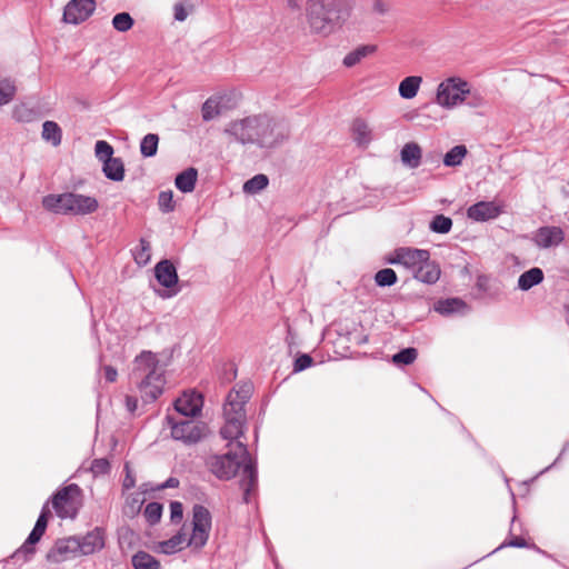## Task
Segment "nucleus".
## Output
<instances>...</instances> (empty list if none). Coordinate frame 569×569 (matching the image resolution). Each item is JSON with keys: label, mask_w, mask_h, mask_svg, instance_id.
<instances>
[{"label": "nucleus", "mask_w": 569, "mask_h": 569, "mask_svg": "<svg viewBox=\"0 0 569 569\" xmlns=\"http://www.w3.org/2000/svg\"><path fill=\"white\" fill-rule=\"evenodd\" d=\"M223 133L240 144L274 148L289 138L288 126L268 114H253L229 122Z\"/></svg>", "instance_id": "obj_1"}, {"label": "nucleus", "mask_w": 569, "mask_h": 569, "mask_svg": "<svg viewBox=\"0 0 569 569\" xmlns=\"http://www.w3.org/2000/svg\"><path fill=\"white\" fill-rule=\"evenodd\" d=\"M229 441L228 452L212 456L208 460V466L214 476L223 480L231 479L241 469L240 488L243 491V500L248 503L258 483L256 461L240 439Z\"/></svg>", "instance_id": "obj_2"}, {"label": "nucleus", "mask_w": 569, "mask_h": 569, "mask_svg": "<svg viewBox=\"0 0 569 569\" xmlns=\"http://www.w3.org/2000/svg\"><path fill=\"white\" fill-rule=\"evenodd\" d=\"M211 525L212 519L210 511L201 505H196L192 509L191 533L189 528L183 526L181 530L170 539L159 542L158 551L172 555L182 550L184 547L199 550L209 539Z\"/></svg>", "instance_id": "obj_3"}, {"label": "nucleus", "mask_w": 569, "mask_h": 569, "mask_svg": "<svg viewBox=\"0 0 569 569\" xmlns=\"http://www.w3.org/2000/svg\"><path fill=\"white\" fill-rule=\"evenodd\" d=\"M252 393L253 385L250 381L238 383L229 391L222 408L224 423L220 429L224 440H238L243 436L244 406Z\"/></svg>", "instance_id": "obj_4"}, {"label": "nucleus", "mask_w": 569, "mask_h": 569, "mask_svg": "<svg viewBox=\"0 0 569 569\" xmlns=\"http://www.w3.org/2000/svg\"><path fill=\"white\" fill-rule=\"evenodd\" d=\"M132 377L140 380L138 388L144 402L154 401L163 390V368L156 353L142 351L134 359Z\"/></svg>", "instance_id": "obj_5"}, {"label": "nucleus", "mask_w": 569, "mask_h": 569, "mask_svg": "<svg viewBox=\"0 0 569 569\" xmlns=\"http://www.w3.org/2000/svg\"><path fill=\"white\" fill-rule=\"evenodd\" d=\"M42 206L47 211L56 214L86 216L96 212L99 202L94 197L64 192L43 197Z\"/></svg>", "instance_id": "obj_6"}, {"label": "nucleus", "mask_w": 569, "mask_h": 569, "mask_svg": "<svg viewBox=\"0 0 569 569\" xmlns=\"http://www.w3.org/2000/svg\"><path fill=\"white\" fill-rule=\"evenodd\" d=\"M346 0H315L309 6V22L316 32L330 33L343 18Z\"/></svg>", "instance_id": "obj_7"}, {"label": "nucleus", "mask_w": 569, "mask_h": 569, "mask_svg": "<svg viewBox=\"0 0 569 569\" xmlns=\"http://www.w3.org/2000/svg\"><path fill=\"white\" fill-rule=\"evenodd\" d=\"M469 93L470 87L466 80L451 77L439 83L436 102L445 109H453L461 104Z\"/></svg>", "instance_id": "obj_8"}, {"label": "nucleus", "mask_w": 569, "mask_h": 569, "mask_svg": "<svg viewBox=\"0 0 569 569\" xmlns=\"http://www.w3.org/2000/svg\"><path fill=\"white\" fill-rule=\"evenodd\" d=\"M167 421L170 426L172 438L184 443H196L206 433L207 427L203 422L187 417L176 419L172 416H167Z\"/></svg>", "instance_id": "obj_9"}, {"label": "nucleus", "mask_w": 569, "mask_h": 569, "mask_svg": "<svg viewBox=\"0 0 569 569\" xmlns=\"http://www.w3.org/2000/svg\"><path fill=\"white\" fill-rule=\"evenodd\" d=\"M80 493L81 489L76 483L66 486L57 491L52 497V506L58 517L62 519L76 518L80 508Z\"/></svg>", "instance_id": "obj_10"}, {"label": "nucleus", "mask_w": 569, "mask_h": 569, "mask_svg": "<svg viewBox=\"0 0 569 569\" xmlns=\"http://www.w3.org/2000/svg\"><path fill=\"white\" fill-rule=\"evenodd\" d=\"M429 258L430 253L428 250L401 247L390 253L388 262L391 264H401L415 272L421 263L427 262Z\"/></svg>", "instance_id": "obj_11"}, {"label": "nucleus", "mask_w": 569, "mask_h": 569, "mask_svg": "<svg viewBox=\"0 0 569 569\" xmlns=\"http://www.w3.org/2000/svg\"><path fill=\"white\" fill-rule=\"evenodd\" d=\"M94 0H70L62 14V20L66 23L79 24L86 21L96 10Z\"/></svg>", "instance_id": "obj_12"}, {"label": "nucleus", "mask_w": 569, "mask_h": 569, "mask_svg": "<svg viewBox=\"0 0 569 569\" xmlns=\"http://www.w3.org/2000/svg\"><path fill=\"white\" fill-rule=\"evenodd\" d=\"M78 537L72 536L56 541L47 552V560L52 563H60L80 556Z\"/></svg>", "instance_id": "obj_13"}, {"label": "nucleus", "mask_w": 569, "mask_h": 569, "mask_svg": "<svg viewBox=\"0 0 569 569\" xmlns=\"http://www.w3.org/2000/svg\"><path fill=\"white\" fill-rule=\"evenodd\" d=\"M202 396L196 391L183 392L176 401L174 409L187 418L197 417L202 409Z\"/></svg>", "instance_id": "obj_14"}, {"label": "nucleus", "mask_w": 569, "mask_h": 569, "mask_svg": "<svg viewBox=\"0 0 569 569\" xmlns=\"http://www.w3.org/2000/svg\"><path fill=\"white\" fill-rule=\"evenodd\" d=\"M563 240L565 231L557 226L540 227L533 234V242L541 249L558 247Z\"/></svg>", "instance_id": "obj_15"}, {"label": "nucleus", "mask_w": 569, "mask_h": 569, "mask_svg": "<svg viewBox=\"0 0 569 569\" xmlns=\"http://www.w3.org/2000/svg\"><path fill=\"white\" fill-rule=\"evenodd\" d=\"M80 556H89L104 547V533L100 528H94L83 537H78Z\"/></svg>", "instance_id": "obj_16"}, {"label": "nucleus", "mask_w": 569, "mask_h": 569, "mask_svg": "<svg viewBox=\"0 0 569 569\" xmlns=\"http://www.w3.org/2000/svg\"><path fill=\"white\" fill-rule=\"evenodd\" d=\"M500 214V208L492 201H480L467 210L468 218L475 221H487Z\"/></svg>", "instance_id": "obj_17"}, {"label": "nucleus", "mask_w": 569, "mask_h": 569, "mask_svg": "<svg viewBox=\"0 0 569 569\" xmlns=\"http://www.w3.org/2000/svg\"><path fill=\"white\" fill-rule=\"evenodd\" d=\"M154 276L158 282L164 288L171 289L178 283L176 267L169 260H161L156 264Z\"/></svg>", "instance_id": "obj_18"}, {"label": "nucleus", "mask_w": 569, "mask_h": 569, "mask_svg": "<svg viewBox=\"0 0 569 569\" xmlns=\"http://www.w3.org/2000/svg\"><path fill=\"white\" fill-rule=\"evenodd\" d=\"M377 51L376 44H363L359 46L355 50L350 51L345 58H343V66L347 68H352L360 63L365 58L373 54Z\"/></svg>", "instance_id": "obj_19"}, {"label": "nucleus", "mask_w": 569, "mask_h": 569, "mask_svg": "<svg viewBox=\"0 0 569 569\" xmlns=\"http://www.w3.org/2000/svg\"><path fill=\"white\" fill-rule=\"evenodd\" d=\"M413 273L415 278L421 282L435 283L440 277V269L429 259L427 262L421 263V266Z\"/></svg>", "instance_id": "obj_20"}, {"label": "nucleus", "mask_w": 569, "mask_h": 569, "mask_svg": "<svg viewBox=\"0 0 569 569\" xmlns=\"http://www.w3.org/2000/svg\"><path fill=\"white\" fill-rule=\"evenodd\" d=\"M198 171L194 168H188L176 177L174 184L183 193L192 192L196 187Z\"/></svg>", "instance_id": "obj_21"}, {"label": "nucleus", "mask_w": 569, "mask_h": 569, "mask_svg": "<svg viewBox=\"0 0 569 569\" xmlns=\"http://www.w3.org/2000/svg\"><path fill=\"white\" fill-rule=\"evenodd\" d=\"M542 281L543 271L538 267H533L520 274L518 278V288L522 291H528Z\"/></svg>", "instance_id": "obj_22"}, {"label": "nucleus", "mask_w": 569, "mask_h": 569, "mask_svg": "<svg viewBox=\"0 0 569 569\" xmlns=\"http://www.w3.org/2000/svg\"><path fill=\"white\" fill-rule=\"evenodd\" d=\"M421 148L415 142L406 143L401 150V161L409 168H418L421 160Z\"/></svg>", "instance_id": "obj_23"}, {"label": "nucleus", "mask_w": 569, "mask_h": 569, "mask_svg": "<svg viewBox=\"0 0 569 569\" xmlns=\"http://www.w3.org/2000/svg\"><path fill=\"white\" fill-rule=\"evenodd\" d=\"M352 133L358 146L367 147L372 140L371 129L362 119H356L352 122Z\"/></svg>", "instance_id": "obj_24"}, {"label": "nucleus", "mask_w": 569, "mask_h": 569, "mask_svg": "<svg viewBox=\"0 0 569 569\" xmlns=\"http://www.w3.org/2000/svg\"><path fill=\"white\" fill-rule=\"evenodd\" d=\"M104 176L112 181H122L124 179V163L121 158H112L102 166Z\"/></svg>", "instance_id": "obj_25"}, {"label": "nucleus", "mask_w": 569, "mask_h": 569, "mask_svg": "<svg viewBox=\"0 0 569 569\" xmlns=\"http://www.w3.org/2000/svg\"><path fill=\"white\" fill-rule=\"evenodd\" d=\"M422 78L419 76H410L405 78L399 84V94L403 99H412L417 96Z\"/></svg>", "instance_id": "obj_26"}, {"label": "nucleus", "mask_w": 569, "mask_h": 569, "mask_svg": "<svg viewBox=\"0 0 569 569\" xmlns=\"http://www.w3.org/2000/svg\"><path fill=\"white\" fill-rule=\"evenodd\" d=\"M467 308V305L458 298H451L446 300H440L436 305V311L441 315H451L455 312H463Z\"/></svg>", "instance_id": "obj_27"}, {"label": "nucleus", "mask_w": 569, "mask_h": 569, "mask_svg": "<svg viewBox=\"0 0 569 569\" xmlns=\"http://www.w3.org/2000/svg\"><path fill=\"white\" fill-rule=\"evenodd\" d=\"M49 516L50 510L48 508V505H44L32 531L29 535L30 542H38L41 539L47 529Z\"/></svg>", "instance_id": "obj_28"}, {"label": "nucleus", "mask_w": 569, "mask_h": 569, "mask_svg": "<svg viewBox=\"0 0 569 569\" xmlns=\"http://www.w3.org/2000/svg\"><path fill=\"white\" fill-rule=\"evenodd\" d=\"M134 569H160V562L146 551H138L132 557Z\"/></svg>", "instance_id": "obj_29"}, {"label": "nucleus", "mask_w": 569, "mask_h": 569, "mask_svg": "<svg viewBox=\"0 0 569 569\" xmlns=\"http://www.w3.org/2000/svg\"><path fill=\"white\" fill-rule=\"evenodd\" d=\"M468 150L466 146L458 144L451 148L443 157V164L446 167H457L462 163V160L467 156Z\"/></svg>", "instance_id": "obj_30"}, {"label": "nucleus", "mask_w": 569, "mask_h": 569, "mask_svg": "<svg viewBox=\"0 0 569 569\" xmlns=\"http://www.w3.org/2000/svg\"><path fill=\"white\" fill-rule=\"evenodd\" d=\"M269 179L266 174H256L251 179L247 180L243 184V192L249 194H256L267 188Z\"/></svg>", "instance_id": "obj_31"}, {"label": "nucleus", "mask_w": 569, "mask_h": 569, "mask_svg": "<svg viewBox=\"0 0 569 569\" xmlns=\"http://www.w3.org/2000/svg\"><path fill=\"white\" fill-rule=\"evenodd\" d=\"M42 138L46 141L51 142L53 146H59L61 143V129L53 121H46L42 124Z\"/></svg>", "instance_id": "obj_32"}, {"label": "nucleus", "mask_w": 569, "mask_h": 569, "mask_svg": "<svg viewBox=\"0 0 569 569\" xmlns=\"http://www.w3.org/2000/svg\"><path fill=\"white\" fill-rule=\"evenodd\" d=\"M134 261L139 266H146L149 263L151 259V244L146 239H140L139 246H137L133 250Z\"/></svg>", "instance_id": "obj_33"}, {"label": "nucleus", "mask_w": 569, "mask_h": 569, "mask_svg": "<svg viewBox=\"0 0 569 569\" xmlns=\"http://www.w3.org/2000/svg\"><path fill=\"white\" fill-rule=\"evenodd\" d=\"M159 137L156 133L146 134L140 143V152L143 157L150 158L156 156L158 150Z\"/></svg>", "instance_id": "obj_34"}, {"label": "nucleus", "mask_w": 569, "mask_h": 569, "mask_svg": "<svg viewBox=\"0 0 569 569\" xmlns=\"http://www.w3.org/2000/svg\"><path fill=\"white\" fill-rule=\"evenodd\" d=\"M429 228L436 233H448L452 228V220L443 214H437L431 220Z\"/></svg>", "instance_id": "obj_35"}, {"label": "nucleus", "mask_w": 569, "mask_h": 569, "mask_svg": "<svg viewBox=\"0 0 569 569\" xmlns=\"http://www.w3.org/2000/svg\"><path fill=\"white\" fill-rule=\"evenodd\" d=\"M133 19L128 12L117 13L112 18V27L119 32H127L133 27Z\"/></svg>", "instance_id": "obj_36"}, {"label": "nucleus", "mask_w": 569, "mask_h": 569, "mask_svg": "<svg viewBox=\"0 0 569 569\" xmlns=\"http://www.w3.org/2000/svg\"><path fill=\"white\" fill-rule=\"evenodd\" d=\"M202 118L204 121H210L221 113L220 103L216 98H209L202 104Z\"/></svg>", "instance_id": "obj_37"}, {"label": "nucleus", "mask_w": 569, "mask_h": 569, "mask_svg": "<svg viewBox=\"0 0 569 569\" xmlns=\"http://www.w3.org/2000/svg\"><path fill=\"white\" fill-rule=\"evenodd\" d=\"M94 153L99 161L106 163V161L111 160L113 157V148L112 146L104 141L98 140L94 146Z\"/></svg>", "instance_id": "obj_38"}, {"label": "nucleus", "mask_w": 569, "mask_h": 569, "mask_svg": "<svg viewBox=\"0 0 569 569\" xmlns=\"http://www.w3.org/2000/svg\"><path fill=\"white\" fill-rule=\"evenodd\" d=\"M376 283L380 287H389L397 282V274L395 270L386 268L379 270L375 276Z\"/></svg>", "instance_id": "obj_39"}, {"label": "nucleus", "mask_w": 569, "mask_h": 569, "mask_svg": "<svg viewBox=\"0 0 569 569\" xmlns=\"http://www.w3.org/2000/svg\"><path fill=\"white\" fill-rule=\"evenodd\" d=\"M418 352L415 348H406L392 356L396 365H410L417 359Z\"/></svg>", "instance_id": "obj_40"}, {"label": "nucleus", "mask_w": 569, "mask_h": 569, "mask_svg": "<svg viewBox=\"0 0 569 569\" xmlns=\"http://www.w3.org/2000/svg\"><path fill=\"white\" fill-rule=\"evenodd\" d=\"M143 513L150 525H156L161 519L162 506L158 502H150L146 506Z\"/></svg>", "instance_id": "obj_41"}, {"label": "nucleus", "mask_w": 569, "mask_h": 569, "mask_svg": "<svg viewBox=\"0 0 569 569\" xmlns=\"http://www.w3.org/2000/svg\"><path fill=\"white\" fill-rule=\"evenodd\" d=\"M16 94V87L8 80L0 81V107L12 101Z\"/></svg>", "instance_id": "obj_42"}, {"label": "nucleus", "mask_w": 569, "mask_h": 569, "mask_svg": "<svg viewBox=\"0 0 569 569\" xmlns=\"http://www.w3.org/2000/svg\"><path fill=\"white\" fill-rule=\"evenodd\" d=\"M158 204L162 212H171L174 209L172 191L160 192Z\"/></svg>", "instance_id": "obj_43"}, {"label": "nucleus", "mask_w": 569, "mask_h": 569, "mask_svg": "<svg viewBox=\"0 0 569 569\" xmlns=\"http://www.w3.org/2000/svg\"><path fill=\"white\" fill-rule=\"evenodd\" d=\"M34 543L36 542H30L28 537L24 543L12 555V558H19L22 556L24 561H29L36 552L33 547Z\"/></svg>", "instance_id": "obj_44"}, {"label": "nucleus", "mask_w": 569, "mask_h": 569, "mask_svg": "<svg viewBox=\"0 0 569 569\" xmlns=\"http://www.w3.org/2000/svg\"><path fill=\"white\" fill-rule=\"evenodd\" d=\"M313 363V359L307 355V353H303L301 356H299L296 360H295V365H293V371L295 372H299V371H302L309 367H311Z\"/></svg>", "instance_id": "obj_45"}, {"label": "nucleus", "mask_w": 569, "mask_h": 569, "mask_svg": "<svg viewBox=\"0 0 569 569\" xmlns=\"http://www.w3.org/2000/svg\"><path fill=\"white\" fill-rule=\"evenodd\" d=\"M170 513H171V520L172 521H180L183 516V507L182 503L179 501H173L170 505Z\"/></svg>", "instance_id": "obj_46"}, {"label": "nucleus", "mask_w": 569, "mask_h": 569, "mask_svg": "<svg viewBox=\"0 0 569 569\" xmlns=\"http://www.w3.org/2000/svg\"><path fill=\"white\" fill-rule=\"evenodd\" d=\"M91 469L94 473H104L109 469V462L106 459H96Z\"/></svg>", "instance_id": "obj_47"}, {"label": "nucleus", "mask_w": 569, "mask_h": 569, "mask_svg": "<svg viewBox=\"0 0 569 569\" xmlns=\"http://www.w3.org/2000/svg\"><path fill=\"white\" fill-rule=\"evenodd\" d=\"M372 9L378 14H386L388 12V6L383 0H373Z\"/></svg>", "instance_id": "obj_48"}, {"label": "nucleus", "mask_w": 569, "mask_h": 569, "mask_svg": "<svg viewBox=\"0 0 569 569\" xmlns=\"http://www.w3.org/2000/svg\"><path fill=\"white\" fill-rule=\"evenodd\" d=\"M126 408L130 413H133L138 408V399L133 396H126Z\"/></svg>", "instance_id": "obj_49"}, {"label": "nucleus", "mask_w": 569, "mask_h": 569, "mask_svg": "<svg viewBox=\"0 0 569 569\" xmlns=\"http://www.w3.org/2000/svg\"><path fill=\"white\" fill-rule=\"evenodd\" d=\"M104 377L108 382H114L118 377V372L113 367L106 366L104 367Z\"/></svg>", "instance_id": "obj_50"}, {"label": "nucleus", "mask_w": 569, "mask_h": 569, "mask_svg": "<svg viewBox=\"0 0 569 569\" xmlns=\"http://www.w3.org/2000/svg\"><path fill=\"white\" fill-rule=\"evenodd\" d=\"M179 486V480L177 478L170 477L163 483L158 486V490H163L167 488H177Z\"/></svg>", "instance_id": "obj_51"}, {"label": "nucleus", "mask_w": 569, "mask_h": 569, "mask_svg": "<svg viewBox=\"0 0 569 569\" xmlns=\"http://www.w3.org/2000/svg\"><path fill=\"white\" fill-rule=\"evenodd\" d=\"M174 18L178 21H183L187 18V12H186L184 8L181 4H176L174 6Z\"/></svg>", "instance_id": "obj_52"}, {"label": "nucleus", "mask_w": 569, "mask_h": 569, "mask_svg": "<svg viewBox=\"0 0 569 569\" xmlns=\"http://www.w3.org/2000/svg\"><path fill=\"white\" fill-rule=\"evenodd\" d=\"M507 546L521 548V547L526 546V541L522 538L516 537V538L511 539L507 543Z\"/></svg>", "instance_id": "obj_53"}, {"label": "nucleus", "mask_w": 569, "mask_h": 569, "mask_svg": "<svg viewBox=\"0 0 569 569\" xmlns=\"http://www.w3.org/2000/svg\"><path fill=\"white\" fill-rule=\"evenodd\" d=\"M134 486V479L130 475H127V477L123 480V487L126 489H130Z\"/></svg>", "instance_id": "obj_54"}]
</instances>
